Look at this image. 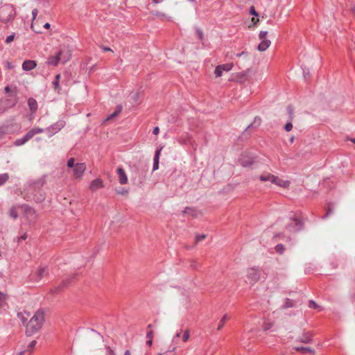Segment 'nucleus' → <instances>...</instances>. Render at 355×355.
Here are the masks:
<instances>
[{
  "mask_svg": "<svg viewBox=\"0 0 355 355\" xmlns=\"http://www.w3.org/2000/svg\"><path fill=\"white\" fill-rule=\"evenodd\" d=\"M334 211L333 208L330 207V205H328L327 211L326 214L322 217V218H327L330 214H331Z\"/></svg>",
  "mask_w": 355,
  "mask_h": 355,
  "instance_id": "nucleus-45",
  "label": "nucleus"
},
{
  "mask_svg": "<svg viewBox=\"0 0 355 355\" xmlns=\"http://www.w3.org/2000/svg\"><path fill=\"white\" fill-rule=\"evenodd\" d=\"M104 184L101 178H96L92 181L89 188L92 191H94L99 189L103 188Z\"/></svg>",
  "mask_w": 355,
  "mask_h": 355,
  "instance_id": "nucleus-19",
  "label": "nucleus"
},
{
  "mask_svg": "<svg viewBox=\"0 0 355 355\" xmlns=\"http://www.w3.org/2000/svg\"><path fill=\"white\" fill-rule=\"evenodd\" d=\"M28 105L30 109V110L35 113L37 110V101L33 98H29L28 99Z\"/></svg>",
  "mask_w": 355,
  "mask_h": 355,
  "instance_id": "nucleus-25",
  "label": "nucleus"
},
{
  "mask_svg": "<svg viewBox=\"0 0 355 355\" xmlns=\"http://www.w3.org/2000/svg\"><path fill=\"white\" fill-rule=\"evenodd\" d=\"M176 141L182 146H185L188 144H192V137L191 136L185 132L181 135L180 136L175 138Z\"/></svg>",
  "mask_w": 355,
  "mask_h": 355,
  "instance_id": "nucleus-14",
  "label": "nucleus"
},
{
  "mask_svg": "<svg viewBox=\"0 0 355 355\" xmlns=\"http://www.w3.org/2000/svg\"><path fill=\"white\" fill-rule=\"evenodd\" d=\"M60 74H57L55 77V80L53 81V85L55 90H58L60 89Z\"/></svg>",
  "mask_w": 355,
  "mask_h": 355,
  "instance_id": "nucleus-28",
  "label": "nucleus"
},
{
  "mask_svg": "<svg viewBox=\"0 0 355 355\" xmlns=\"http://www.w3.org/2000/svg\"><path fill=\"white\" fill-rule=\"evenodd\" d=\"M5 295L3 293L0 292V306H2L3 303L5 302Z\"/></svg>",
  "mask_w": 355,
  "mask_h": 355,
  "instance_id": "nucleus-51",
  "label": "nucleus"
},
{
  "mask_svg": "<svg viewBox=\"0 0 355 355\" xmlns=\"http://www.w3.org/2000/svg\"><path fill=\"white\" fill-rule=\"evenodd\" d=\"M9 215L13 219H17L18 218V216H19L18 212L17 211V208L15 207H12L10 209Z\"/></svg>",
  "mask_w": 355,
  "mask_h": 355,
  "instance_id": "nucleus-30",
  "label": "nucleus"
},
{
  "mask_svg": "<svg viewBox=\"0 0 355 355\" xmlns=\"http://www.w3.org/2000/svg\"><path fill=\"white\" fill-rule=\"evenodd\" d=\"M268 34V31H261L259 32V37L261 42L258 44L257 49L259 51H266L270 45L271 42L269 40L266 39V36Z\"/></svg>",
  "mask_w": 355,
  "mask_h": 355,
  "instance_id": "nucleus-9",
  "label": "nucleus"
},
{
  "mask_svg": "<svg viewBox=\"0 0 355 355\" xmlns=\"http://www.w3.org/2000/svg\"><path fill=\"white\" fill-rule=\"evenodd\" d=\"M189 337H190L189 331L188 330H186L184 332V334H183V336H182V340L184 342H187L189 340Z\"/></svg>",
  "mask_w": 355,
  "mask_h": 355,
  "instance_id": "nucleus-42",
  "label": "nucleus"
},
{
  "mask_svg": "<svg viewBox=\"0 0 355 355\" xmlns=\"http://www.w3.org/2000/svg\"><path fill=\"white\" fill-rule=\"evenodd\" d=\"M9 179V175L7 173L0 174V187L4 184Z\"/></svg>",
  "mask_w": 355,
  "mask_h": 355,
  "instance_id": "nucleus-31",
  "label": "nucleus"
},
{
  "mask_svg": "<svg viewBox=\"0 0 355 355\" xmlns=\"http://www.w3.org/2000/svg\"><path fill=\"white\" fill-rule=\"evenodd\" d=\"M117 193H120V194H125L128 193V191H125V190L117 191Z\"/></svg>",
  "mask_w": 355,
  "mask_h": 355,
  "instance_id": "nucleus-62",
  "label": "nucleus"
},
{
  "mask_svg": "<svg viewBox=\"0 0 355 355\" xmlns=\"http://www.w3.org/2000/svg\"><path fill=\"white\" fill-rule=\"evenodd\" d=\"M261 276L260 270L256 267L249 268L246 270V277L250 284H254L257 282Z\"/></svg>",
  "mask_w": 355,
  "mask_h": 355,
  "instance_id": "nucleus-6",
  "label": "nucleus"
},
{
  "mask_svg": "<svg viewBox=\"0 0 355 355\" xmlns=\"http://www.w3.org/2000/svg\"><path fill=\"white\" fill-rule=\"evenodd\" d=\"M294 306V302L291 299H286L285 303L283 305V308L288 309Z\"/></svg>",
  "mask_w": 355,
  "mask_h": 355,
  "instance_id": "nucleus-35",
  "label": "nucleus"
},
{
  "mask_svg": "<svg viewBox=\"0 0 355 355\" xmlns=\"http://www.w3.org/2000/svg\"><path fill=\"white\" fill-rule=\"evenodd\" d=\"M24 216L28 225L34 224L37 218L36 211L28 205H25L24 207Z\"/></svg>",
  "mask_w": 355,
  "mask_h": 355,
  "instance_id": "nucleus-7",
  "label": "nucleus"
},
{
  "mask_svg": "<svg viewBox=\"0 0 355 355\" xmlns=\"http://www.w3.org/2000/svg\"><path fill=\"white\" fill-rule=\"evenodd\" d=\"M275 250L277 252H278L279 254H283V252H284V246L283 244H277L275 248Z\"/></svg>",
  "mask_w": 355,
  "mask_h": 355,
  "instance_id": "nucleus-38",
  "label": "nucleus"
},
{
  "mask_svg": "<svg viewBox=\"0 0 355 355\" xmlns=\"http://www.w3.org/2000/svg\"><path fill=\"white\" fill-rule=\"evenodd\" d=\"M24 353H25V351L23 350V351H20L17 353H14L12 355H24Z\"/></svg>",
  "mask_w": 355,
  "mask_h": 355,
  "instance_id": "nucleus-59",
  "label": "nucleus"
},
{
  "mask_svg": "<svg viewBox=\"0 0 355 355\" xmlns=\"http://www.w3.org/2000/svg\"><path fill=\"white\" fill-rule=\"evenodd\" d=\"M26 239H27V234H26V232H24L22 235L15 237L14 239V241H17V243H19L21 241L26 240Z\"/></svg>",
  "mask_w": 355,
  "mask_h": 355,
  "instance_id": "nucleus-37",
  "label": "nucleus"
},
{
  "mask_svg": "<svg viewBox=\"0 0 355 355\" xmlns=\"http://www.w3.org/2000/svg\"><path fill=\"white\" fill-rule=\"evenodd\" d=\"M227 320V314H225L222 318L220 319V322H219V324L218 325V327H217V330L220 331L222 329V328L223 327L225 323L226 322Z\"/></svg>",
  "mask_w": 355,
  "mask_h": 355,
  "instance_id": "nucleus-33",
  "label": "nucleus"
},
{
  "mask_svg": "<svg viewBox=\"0 0 355 355\" xmlns=\"http://www.w3.org/2000/svg\"><path fill=\"white\" fill-rule=\"evenodd\" d=\"M37 344V341L36 340H32L28 345V349L29 350H31L32 349H33L35 347V346Z\"/></svg>",
  "mask_w": 355,
  "mask_h": 355,
  "instance_id": "nucleus-48",
  "label": "nucleus"
},
{
  "mask_svg": "<svg viewBox=\"0 0 355 355\" xmlns=\"http://www.w3.org/2000/svg\"><path fill=\"white\" fill-rule=\"evenodd\" d=\"M59 62H60L58 57L55 53L53 55H50L46 62V63L48 65H51V66H54V67L57 66Z\"/></svg>",
  "mask_w": 355,
  "mask_h": 355,
  "instance_id": "nucleus-23",
  "label": "nucleus"
},
{
  "mask_svg": "<svg viewBox=\"0 0 355 355\" xmlns=\"http://www.w3.org/2000/svg\"><path fill=\"white\" fill-rule=\"evenodd\" d=\"M181 332H177L175 336L173 338V343L176 342V340L180 337Z\"/></svg>",
  "mask_w": 355,
  "mask_h": 355,
  "instance_id": "nucleus-55",
  "label": "nucleus"
},
{
  "mask_svg": "<svg viewBox=\"0 0 355 355\" xmlns=\"http://www.w3.org/2000/svg\"><path fill=\"white\" fill-rule=\"evenodd\" d=\"M51 26L49 22H46L44 25V28L48 29Z\"/></svg>",
  "mask_w": 355,
  "mask_h": 355,
  "instance_id": "nucleus-63",
  "label": "nucleus"
},
{
  "mask_svg": "<svg viewBox=\"0 0 355 355\" xmlns=\"http://www.w3.org/2000/svg\"><path fill=\"white\" fill-rule=\"evenodd\" d=\"M272 175L268 173H266V174H263L259 176V180L261 181V182H271V179H272Z\"/></svg>",
  "mask_w": 355,
  "mask_h": 355,
  "instance_id": "nucleus-29",
  "label": "nucleus"
},
{
  "mask_svg": "<svg viewBox=\"0 0 355 355\" xmlns=\"http://www.w3.org/2000/svg\"><path fill=\"white\" fill-rule=\"evenodd\" d=\"M74 162H75L74 158H73V157L70 158L67 162V166L69 168H73L74 166L76 165V164Z\"/></svg>",
  "mask_w": 355,
  "mask_h": 355,
  "instance_id": "nucleus-41",
  "label": "nucleus"
},
{
  "mask_svg": "<svg viewBox=\"0 0 355 355\" xmlns=\"http://www.w3.org/2000/svg\"><path fill=\"white\" fill-rule=\"evenodd\" d=\"M45 130H44L43 128H38V127H35V128H32L31 130H30L28 132V134L30 135V137L32 138L34 135H35L37 134H39V133H42Z\"/></svg>",
  "mask_w": 355,
  "mask_h": 355,
  "instance_id": "nucleus-26",
  "label": "nucleus"
},
{
  "mask_svg": "<svg viewBox=\"0 0 355 355\" xmlns=\"http://www.w3.org/2000/svg\"><path fill=\"white\" fill-rule=\"evenodd\" d=\"M273 326V323L268 321V320H264L263 323L262 328L264 331H269L271 329V328Z\"/></svg>",
  "mask_w": 355,
  "mask_h": 355,
  "instance_id": "nucleus-32",
  "label": "nucleus"
},
{
  "mask_svg": "<svg viewBox=\"0 0 355 355\" xmlns=\"http://www.w3.org/2000/svg\"><path fill=\"white\" fill-rule=\"evenodd\" d=\"M60 62L65 64L71 58V51L68 46H61L55 52Z\"/></svg>",
  "mask_w": 355,
  "mask_h": 355,
  "instance_id": "nucleus-4",
  "label": "nucleus"
},
{
  "mask_svg": "<svg viewBox=\"0 0 355 355\" xmlns=\"http://www.w3.org/2000/svg\"><path fill=\"white\" fill-rule=\"evenodd\" d=\"M313 340V334L311 331H304L302 336H299L297 339V342H300L304 344L311 343Z\"/></svg>",
  "mask_w": 355,
  "mask_h": 355,
  "instance_id": "nucleus-15",
  "label": "nucleus"
},
{
  "mask_svg": "<svg viewBox=\"0 0 355 355\" xmlns=\"http://www.w3.org/2000/svg\"><path fill=\"white\" fill-rule=\"evenodd\" d=\"M294 349L297 352H301L303 353H312L313 354L315 352L314 349L309 347H295Z\"/></svg>",
  "mask_w": 355,
  "mask_h": 355,
  "instance_id": "nucleus-27",
  "label": "nucleus"
},
{
  "mask_svg": "<svg viewBox=\"0 0 355 355\" xmlns=\"http://www.w3.org/2000/svg\"><path fill=\"white\" fill-rule=\"evenodd\" d=\"M86 170V165L85 163H77L73 168V175L76 178H80L83 176Z\"/></svg>",
  "mask_w": 355,
  "mask_h": 355,
  "instance_id": "nucleus-12",
  "label": "nucleus"
},
{
  "mask_svg": "<svg viewBox=\"0 0 355 355\" xmlns=\"http://www.w3.org/2000/svg\"><path fill=\"white\" fill-rule=\"evenodd\" d=\"M261 123V119L259 116H255L253 122L251 123L250 124H249L245 128V129L244 130V131L243 132V135H245V132H247L248 130L257 128L258 127L260 126Z\"/></svg>",
  "mask_w": 355,
  "mask_h": 355,
  "instance_id": "nucleus-17",
  "label": "nucleus"
},
{
  "mask_svg": "<svg viewBox=\"0 0 355 355\" xmlns=\"http://www.w3.org/2000/svg\"><path fill=\"white\" fill-rule=\"evenodd\" d=\"M44 321V312L38 310L26 324V334L31 336L37 332L42 327Z\"/></svg>",
  "mask_w": 355,
  "mask_h": 355,
  "instance_id": "nucleus-1",
  "label": "nucleus"
},
{
  "mask_svg": "<svg viewBox=\"0 0 355 355\" xmlns=\"http://www.w3.org/2000/svg\"><path fill=\"white\" fill-rule=\"evenodd\" d=\"M303 71V76L306 78L307 76H309V69H306V67H302Z\"/></svg>",
  "mask_w": 355,
  "mask_h": 355,
  "instance_id": "nucleus-49",
  "label": "nucleus"
},
{
  "mask_svg": "<svg viewBox=\"0 0 355 355\" xmlns=\"http://www.w3.org/2000/svg\"><path fill=\"white\" fill-rule=\"evenodd\" d=\"M44 184L45 180L44 178H41L35 181L33 184L32 196H27L26 200H33L37 203L43 202L45 200L46 194L40 188Z\"/></svg>",
  "mask_w": 355,
  "mask_h": 355,
  "instance_id": "nucleus-2",
  "label": "nucleus"
},
{
  "mask_svg": "<svg viewBox=\"0 0 355 355\" xmlns=\"http://www.w3.org/2000/svg\"><path fill=\"white\" fill-rule=\"evenodd\" d=\"M65 124L66 123L64 120H59L55 123L46 128V131L48 133L49 137H51L58 132L64 127Z\"/></svg>",
  "mask_w": 355,
  "mask_h": 355,
  "instance_id": "nucleus-8",
  "label": "nucleus"
},
{
  "mask_svg": "<svg viewBox=\"0 0 355 355\" xmlns=\"http://www.w3.org/2000/svg\"><path fill=\"white\" fill-rule=\"evenodd\" d=\"M14 38H15V33H12L11 35L7 36V37L6 38L5 42L6 44H9L12 41H13Z\"/></svg>",
  "mask_w": 355,
  "mask_h": 355,
  "instance_id": "nucleus-44",
  "label": "nucleus"
},
{
  "mask_svg": "<svg viewBox=\"0 0 355 355\" xmlns=\"http://www.w3.org/2000/svg\"><path fill=\"white\" fill-rule=\"evenodd\" d=\"M246 55H247V52L243 51L241 53H237L236 56L237 57H241V56Z\"/></svg>",
  "mask_w": 355,
  "mask_h": 355,
  "instance_id": "nucleus-57",
  "label": "nucleus"
},
{
  "mask_svg": "<svg viewBox=\"0 0 355 355\" xmlns=\"http://www.w3.org/2000/svg\"><path fill=\"white\" fill-rule=\"evenodd\" d=\"M291 223L287 224L286 229L290 232H297L303 228L304 223L302 220L296 217L290 218Z\"/></svg>",
  "mask_w": 355,
  "mask_h": 355,
  "instance_id": "nucleus-5",
  "label": "nucleus"
},
{
  "mask_svg": "<svg viewBox=\"0 0 355 355\" xmlns=\"http://www.w3.org/2000/svg\"><path fill=\"white\" fill-rule=\"evenodd\" d=\"M271 182L283 188H287L290 185L289 181L280 179L274 175H272Z\"/></svg>",
  "mask_w": 355,
  "mask_h": 355,
  "instance_id": "nucleus-16",
  "label": "nucleus"
},
{
  "mask_svg": "<svg viewBox=\"0 0 355 355\" xmlns=\"http://www.w3.org/2000/svg\"><path fill=\"white\" fill-rule=\"evenodd\" d=\"M293 128V123L291 122H288L284 125V130L287 132H289Z\"/></svg>",
  "mask_w": 355,
  "mask_h": 355,
  "instance_id": "nucleus-47",
  "label": "nucleus"
},
{
  "mask_svg": "<svg viewBox=\"0 0 355 355\" xmlns=\"http://www.w3.org/2000/svg\"><path fill=\"white\" fill-rule=\"evenodd\" d=\"M196 33L198 39L200 41H202L204 39V34H203L202 31L198 28H196Z\"/></svg>",
  "mask_w": 355,
  "mask_h": 355,
  "instance_id": "nucleus-36",
  "label": "nucleus"
},
{
  "mask_svg": "<svg viewBox=\"0 0 355 355\" xmlns=\"http://www.w3.org/2000/svg\"><path fill=\"white\" fill-rule=\"evenodd\" d=\"M309 307L311 309H317L318 307V305L316 304V302L313 300H309Z\"/></svg>",
  "mask_w": 355,
  "mask_h": 355,
  "instance_id": "nucleus-43",
  "label": "nucleus"
},
{
  "mask_svg": "<svg viewBox=\"0 0 355 355\" xmlns=\"http://www.w3.org/2000/svg\"><path fill=\"white\" fill-rule=\"evenodd\" d=\"M182 213L183 214H188L193 218H197L200 214L199 211L196 209L189 207H186Z\"/></svg>",
  "mask_w": 355,
  "mask_h": 355,
  "instance_id": "nucleus-22",
  "label": "nucleus"
},
{
  "mask_svg": "<svg viewBox=\"0 0 355 355\" xmlns=\"http://www.w3.org/2000/svg\"><path fill=\"white\" fill-rule=\"evenodd\" d=\"M162 151L161 148H157L155 151L154 157H153V171H155L159 168V156Z\"/></svg>",
  "mask_w": 355,
  "mask_h": 355,
  "instance_id": "nucleus-21",
  "label": "nucleus"
},
{
  "mask_svg": "<svg viewBox=\"0 0 355 355\" xmlns=\"http://www.w3.org/2000/svg\"><path fill=\"white\" fill-rule=\"evenodd\" d=\"M69 283V280H67V279L63 280L61 284L58 288H56L55 289L57 291H59L61 288L67 286Z\"/></svg>",
  "mask_w": 355,
  "mask_h": 355,
  "instance_id": "nucleus-46",
  "label": "nucleus"
},
{
  "mask_svg": "<svg viewBox=\"0 0 355 355\" xmlns=\"http://www.w3.org/2000/svg\"><path fill=\"white\" fill-rule=\"evenodd\" d=\"M24 313L27 315V317H26V316L24 315V313H18V314H17V317H18V318H19V319L21 321V322L23 323V324H24V325H25V324H26V321H27V320H28V317L29 316V314H28V313H26V312H25Z\"/></svg>",
  "mask_w": 355,
  "mask_h": 355,
  "instance_id": "nucleus-34",
  "label": "nucleus"
},
{
  "mask_svg": "<svg viewBox=\"0 0 355 355\" xmlns=\"http://www.w3.org/2000/svg\"><path fill=\"white\" fill-rule=\"evenodd\" d=\"M159 132V127H157V126L155 127V128H153V133L154 135H157Z\"/></svg>",
  "mask_w": 355,
  "mask_h": 355,
  "instance_id": "nucleus-56",
  "label": "nucleus"
},
{
  "mask_svg": "<svg viewBox=\"0 0 355 355\" xmlns=\"http://www.w3.org/2000/svg\"><path fill=\"white\" fill-rule=\"evenodd\" d=\"M37 66V63L35 60H26L22 64V69L24 71H28L35 69Z\"/></svg>",
  "mask_w": 355,
  "mask_h": 355,
  "instance_id": "nucleus-20",
  "label": "nucleus"
},
{
  "mask_svg": "<svg viewBox=\"0 0 355 355\" xmlns=\"http://www.w3.org/2000/svg\"><path fill=\"white\" fill-rule=\"evenodd\" d=\"M233 67V64L232 63H227L220 65H218L214 71V73L216 77H220L223 75V71H229Z\"/></svg>",
  "mask_w": 355,
  "mask_h": 355,
  "instance_id": "nucleus-13",
  "label": "nucleus"
},
{
  "mask_svg": "<svg viewBox=\"0 0 355 355\" xmlns=\"http://www.w3.org/2000/svg\"><path fill=\"white\" fill-rule=\"evenodd\" d=\"M207 235L206 234H196V241L197 242H199V241H202L203 239H205L206 238Z\"/></svg>",
  "mask_w": 355,
  "mask_h": 355,
  "instance_id": "nucleus-40",
  "label": "nucleus"
},
{
  "mask_svg": "<svg viewBox=\"0 0 355 355\" xmlns=\"http://www.w3.org/2000/svg\"><path fill=\"white\" fill-rule=\"evenodd\" d=\"M250 14L254 16H258L257 12L255 10L254 6H251L250 9Z\"/></svg>",
  "mask_w": 355,
  "mask_h": 355,
  "instance_id": "nucleus-50",
  "label": "nucleus"
},
{
  "mask_svg": "<svg viewBox=\"0 0 355 355\" xmlns=\"http://www.w3.org/2000/svg\"><path fill=\"white\" fill-rule=\"evenodd\" d=\"M106 355H115V353L113 349H112L110 347H107Z\"/></svg>",
  "mask_w": 355,
  "mask_h": 355,
  "instance_id": "nucleus-53",
  "label": "nucleus"
},
{
  "mask_svg": "<svg viewBox=\"0 0 355 355\" xmlns=\"http://www.w3.org/2000/svg\"><path fill=\"white\" fill-rule=\"evenodd\" d=\"M102 49L105 51H112L110 48L107 47V46H103V47H102Z\"/></svg>",
  "mask_w": 355,
  "mask_h": 355,
  "instance_id": "nucleus-61",
  "label": "nucleus"
},
{
  "mask_svg": "<svg viewBox=\"0 0 355 355\" xmlns=\"http://www.w3.org/2000/svg\"><path fill=\"white\" fill-rule=\"evenodd\" d=\"M119 175V181L121 184H125L128 182V176L122 167H118L116 169Z\"/></svg>",
  "mask_w": 355,
  "mask_h": 355,
  "instance_id": "nucleus-18",
  "label": "nucleus"
},
{
  "mask_svg": "<svg viewBox=\"0 0 355 355\" xmlns=\"http://www.w3.org/2000/svg\"><path fill=\"white\" fill-rule=\"evenodd\" d=\"M48 273L49 269L47 266H40L35 274L31 275V278L32 280L38 282L46 276Z\"/></svg>",
  "mask_w": 355,
  "mask_h": 355,
  "instance_id": "nucleus-10",
  "label": "nucleus"
},
{
  "mask_svg": "<svg viewBox=\"0 0 355 355\" xmlns=\"http://www.w3.org/2000/svg\"><path fill=\"white\" fill-rule=\"evenodd\" d=\"M124 355H131L130 352L129 350H126L124 353Z\"/></svg>",
  "mask_w": 355,
  "mask_h": 355,
  "instance_id": "nucleus-64",
  "label": "nucleus"
},
{
  "mask_svg": "<svg viewBox=\"0 0 355 355\" xmlns=\"http://www.w3.org/2000/svg\"><path fill=\"white\" fill-rule=\"evenodd\" d=\"M121 108L118 107V110L116 111H115L114 112H113L112 114H111L109 116H107L106 120L108 121V120H110V119H113L114 117L116 116L121 112Z\"/></svg>",
  "mask_w": 355,
  "mask_h": 355,
  "instance_id": "nucleus-39",
  "label": "nucleus"
},
{
  "mask_svg": "<svg viewBox=\"0 0 355 355\" xmlns=\"http://www.w3.org/2000/svg\"><path fill=\"white\" fill-rule=\"evenodd\" d=\"M37 14H38V10L37 8H35L32 10L33 20H34L36 18Z\"/></svg>",
  "mask_w": 355,
  "mask_h": 355,
  "instance_id": "nucleus-52",
  "label": "nucleus"
},
{
  "mask_svg": "<svg viewBox=\"0 0 355 355\" xmlns=\"http://www.w3.org/2000/svg\"><path fill=\"white\" fill-rule=\"evenodd\" d=\"M16 17L15 7L12 4H5L0 8V21L4 24L12 21Z\"/></svg>",
  "mask_w": 355,
  "mask_h": 355,
  "instance_id": "nucleus-3",
  "label": "nucleus"
},
{
  "mask_svg": "<svg viewBox=\"0 0 355 355\" xmlns=\"http://www.w3.org/2000/svg\"><path fill=\"white\" fill-rule=\"evenodd\" d=\"M152 343H153V340L152 339H148L146 340V345L149 347H150L152 345Z\"/></svg>",
  "mask_w": 355,
  "mask_h": 355,
  "instance_id": "nucleus-58",
  "label": "nucleus"
},
{
  "mask_svg": "<svg viewBox=\"0 0 355 355\" xmlns=\"http://www.w3.org/2000/svg\"><path fill=\"white\" fill-rule=\"evenodd\" d=\"M6 67H7L8 69H12V67H12V64H11L10 62H6Z\"/></svg>",
  "mask_w": 355,
  "mask_h": 355,
  "instance_id": "nucleus-60",
  "label": "nucleus"
},
{
  "mask_svg": "<svg viewBox=\"0 0 355 355\" xmlns=\"http://www.w3.org/2000/svg\"><path fill=\"white\" fill-rule=\"evenodd\" d=\"M153 331L152 330H150L146 334V338L147 339H152L153 340Z\"/></svg>",
  "mask_w": 355,
  "mask_h": 355,
  "instance_id": "nucleus-54",
  "label": "nucleus"
},
{
  "mask_svg": "<svg viewBox=\"0 0 355 355\" xmlns=\"http://www.w3.org/2000/svg\"><path fill=\"white\" fill-rule=\"evenodd\" d=\"M31 139L30 135L27 132L23 137L17 139L14 141V145L15 146H21L25 144Z\"/></svg>",
  "mask_w": 355,
  "mask_h": 355,
  "instance_id": "nucleus-24",
  "label": "nucleus"
},
{
  "mask_svg": "<svg viewBox=\"0 0 355 355\" xmlns=\"http://www.w3.org/2000/svg\"><path fill=\"white\" fill-rule=\"evenodd\" d=\"M239 162L243 166L248 167L254 162V157L248 153H243L241 155Z\"/></svg>",
  "mask_w": 355,
  "mask_h": 355,
  "instance_id": "nucleus-11",
  "label": "nucleus"
}]
</instances>
